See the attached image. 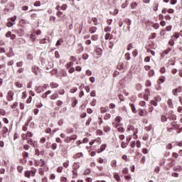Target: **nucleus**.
I'll list each match as a JSON object with an SVG mask.
<instances>
[{
    "instance_id": "f257e3e1",
    "label": "nucleus",
    "mask_w": 182,
    "mask_h": 182,
    "mask_svg": "<svg viewBox=\"0 0 182 182\" xmlns=\"http://www.w3.org/2000/svg\"><path fill=\"white\" fill-rule=\"evenodd\" d=\"M127 130L133 132L134 140H137V139H139V136H137V133H139V129L134 127V126H133L132 124H129L127 126Z\"/></svg>"
},
{
    "instance_id": "f03ea898",
    "label": "nucleus",
    "mask_w": 182,
    "mask_h": 182,
    "mask_svg": "<svg viewBox=\"0 0 182 182\" xmlns=\"http://www.w3.org/2000/svg\"><path fill=\"white\" fill-rule=\"evenodd\" d=\"M36 174V168H32L31 171H26L24 172V176L27 178H31V177H35Z\"/></svg>"
},
{
    "instance_id": "7ed1b4c3",
    "label": "nucleus",
    "mask_w": 182,
    "mask_h": 182,
    "mask_svg": "<svg viewBox=\"0 0 182 182\" xmlns=\"http://www.w3.org/2000/svg\"><path fill=\"white\" fill-rule=\"evenodd\" d=\"M22 159H20L19 162L21 164H26V161H28L27 158L29 157V153H28L27 151H23L22 152Z\"/></svg>"
},
{
    "instance_id": "20e7f679",
    "label": "nucleus",
    "mask_w": 182,
    "mask_h": 182,
    "mask_svg": "<svg viewBox=\"0 0 182 182\" xmlns=\"http://www.w3.org/2000/svg\"><path fill=\"white\" fill-rule=\"evenodd\" d=\"M14 91L9 90L6 95V100L7 102H12L14 100Z\"/></svg>"
},
{
    "instance_id": "39448f33",
    "label": "nucleus",
    "mask_w": 182,
    "mask_h": 182,
    "mask_svg": "<svg viewBox=\"0 0 182 182\" xmlns=\"http://www.w3.org/2000/svg\"><path fill=\"white\" fill-rule=\"evenodd\" d=\"M34 166L36 167H43V166H45V160L43 159L35 160Z\"/></svg>"
},
{
    "instance_id": "423d86ee",
    "label": "nucleus",
    "mask_w": 182,
    "mask_h": 182,
    "mask_svg": "<svg viewBox=\"0 0 182 182\" xmlns=\"http://www.w3.org/2000/svg\"><path fill=\"white\" fill-rule=\"evenodd\" d=\"M182 92V87L178 86L176 88L172 90V95L173 96H178V93H181Z\"/></svg>"
},
{
    "instance_id": "0eeeda50",
    "label": "nucleus",
    "mask_w": 182,
    "mask_h": 182,
    "mask_svg": "<svg viewBox=\"0 0 182 182\" xmlns=\"http://www.w3.org/2000/svg\"><path fill=\"white\" fill-rule=\"evenodd\" d=\"M77 139V135H71L70 136H67L64 139V143H70L72 140H76Z\"/></svg>"
},
{
    "instance_id": "6e6552de",
    "label": "nucleus",
    "mask_w": 182,
    "mask_h": 182,
    "mask_svg": "<svg viewBox=\"0 0 182 182\" xmlns=\"http://www.w3.org/2000/svg\"><path fill=\"white\" fill-rule=\"evenodd\" d=\"M27 144L32 146V147H38V142L33 141L31 138H26Z\"/></svg>"
},
{
    "instance_id": "1a4fd4ad",
    "label": "nucleus",
    "mask_w": 182,
    "mask_h": 182,
    "mask_svg": "<svg viewBox=\"0 0 182 182\" xmlns=\"http://www.w3.org/2000/svg\"><path fill=\"white\" fill-rule=\"evenodd\" d=\"M123 120V118H122V117L120 116H117L115 117V122H112V126L113 127L114 126H119L120 125V122Z\"/></svg>"
},
{
    "instance_id": "9d476101",
    "label": "nucleus",
    "mask_w": 182,
    "mask_h": 182,
    "mask_svg": "<svg viewBox=\"0 0 182 182\" xmlns=\"http://www.w3.org/2000/svg\"><path fill=\"white\" fill-rule=\"evenodd\" d=\"M171 50H173V49L171 48H170V47H168L166 50H164L161 53V58H164V56H166V55H168V53H170V52H171Z\"/></svg>"
},
{
    "instance_id": "9b49d317",
    "label": "nucleus",
    "mask_w": 182,
    "mask_h": 182,
    "mask_svg": "<svg viewBox=\"0 0 182 182\" xmlns=\"http://www.w3.org/2000/svg\"><path fill=\"white\" fill-rule=\"evenodd\" d=\"M32 72H33L36 75L41 73V68L39 67L34 65L32 67Z\"/></svg>"
},
{
    "instance_id": "f8f14e48",
    "label": "nucleus",
    "mask_w": 182,
    "mask_h": 182,
    "mask_svg": "<svg viewBox=\"0 0 182 182\" xmlns=\"http://www.w3.org/2000/svg\"><path fill=\"white\" fill-rule=\"evenodd\" d=\"M15 33H16V35H18V36L22 37L25 35V31L22 28H19V29L15 31Z\"/></svg>"
},
{
    "instance_id": "ddd939ff",
    "label": "nucleus",
    "mask_w": 182,
    "mask_h": 182,
    "mask_svg": "<svg viewBox=\"0 0 182 182\" xmlns=\"http://www.w3.org/2000/svg\"><path fill=\"white\" fill-rule=\"evenodd\" d=\"M107 147V144H104L100 146V149H98L97 150V153L100 154L102 153V151H105L106 150V148Z\"/></svg>"
},
{
    "instance_id": "4468645a",
    "label": "nucleus",
    "mask_w": 182,
    "mask_h": 182,
    "mask_svg": "<svg viewBox=\"0 0 182 182\" xmlns=\"http://www.w3.org/2000/svg\"><path fill=\"white\" fill-rule=\"evenodd\" d=\"M167 105L169 109H174V103L173 102V99L171 98L168 99Z\"/></svg>"
},
{
    "instance_id": "2eb2a0df",
    "label": "nucleus",
    "mask_w": 182,
    "mask_h": 182,
    "mask_svg": "<svg viewBox=\"0 0 182 182\" xmlns=\"http://www.w3.org/2000/svg\"><path fill=\"white\" fill-rule=\"evenodd\" d=\"M73 171H77L79 168H80V164L79 162H74L73 164Z\"/></svg>"
},
{
    "instance_id": "dca6fc26",
    "label": "nucleus",
    "mask_w": 182,
    "mask_h": 182,
    "mask_svg": "<svg viewBox=\"0 0 182 182\" xmlns=\"http://www.w3.org/2000/svg\"><path fill=\"white\" fill-rule=\"evenodd\" d=\"M34 90L36 93H42L43 92V87L42 86H36Z\"/></svg>"
},
{
    "instance_id": "f3484780",
    "label": "nucleus",
    "mask_w": 182,
    "mask_h": 182,
    "mask_svg": "<svg viewBox=\"0 0 182 182\" xmlns=\"http://www.w3.org/2000/svg\"><path fill=\"white\" fill-rule=\"evenodd\" d=\"M168 119L169 120H172L173 122H174V121L177 120V116L174 114H169L168 115Z\"/></svg>"
},
{
    "instance_id": "a211bd4d",
    "label": "nucleus",
    "mask_w": 182,
    "mask_h": 182,
    "mask_svg": "<svg viewBox=\"0 0 182 182\" xmlns=\"http://www.w3.org/2000/svg\"><path fill=\"white\" fill-rule=\"evenodd\" d=\"M114 127H115V129H117V131L119 132V133H124V128L122 127L120 124L115 125Z\"/></svg>"
},
{
    "instance_id": "6ab92c4d",
    "label": "nucleus",
    "mask_w": 182,
    "mask_h": 182,
    "mask_svg": "<svg viewBox=\"0 0 182 182\" xmlns=\"http://www.w3.org/2000/svg\"><path fill=\"white\" fill-rule=\"evenodd\" d=\"M7 58H12V56H15V53H14V50L12 48H10V50L9 53L6 54Z\"/></svg>"
},
{
    "instance_id": "aec40b11",
    "label": "nucleus",
    "mask_w": 182,
    "mask_h": 182,
    "mask_svg": "<svg viewBox=\"0 0 182 182\" xmlns=\"http://www.w3.org/2000/svg\"><path fill=\"white\" fill-rule=\"evenodd\" d=\"M8 132H9L8 127H4L2 128V137L4 138L6 137V134L8 133Z\"/></svg>"
},
{
    "instance_id": "412c9836",
    "label": "nucleus",
    "mask_w": 182,
    "mask_h": 182,
    "mask_svg": "<svg viewBox=\"0 0 182 182\" xmlns=\"http://www.w3.org/2000/svg\"><path fill=\"white\" fill-rule=\"evenodd\" d=\"M80 157H83V153H82V152H79V153L75 154L73 156V159H74L75 160H77V159H80Z\"/></svg>"
},
{
    "instance_id": "4be33fe9",
    "label": "nucleus",
    "mask_w": 182,
    "mask_h": 182,
    "mask_svg": "<svg viewBox=\"0 0 182 182\" xmlns=\"http://www.w3.org/2000/svg\"><path fill=\"white\" fill-rule=\"evenodd\" d=\"M50 87L51 89H57V87H59V84H58L55 82H51L50 83Z\"/></svg>"
},
{
    "instance_id": "5701e85b",
    "label": "nucleus",
    "mask_w": 182,
    "mask_h": 182,
    "mask_svg": "<svg viewBox=\"0 0 182 182\" xmlns=\"http://www.w3.org/2000/svg\"><path fill=\"white\" fill-rule=\"evenodd\" d=\"M50 93H52V91L48 90L42 95L41 97H43V99H48V96H49Z\"/></svg>"
},
{
    "instance_id": "b1692460",
    "label": "nucleus",
    "mask_w": 182,
    "mask_h": 182,
    "mask_svg": "<svg viewBox=\"0 0 182 182\" xmlns=\"http://www.w3.org/2000/svg\"><path fill=\"white\" fill-rule=\"evenodd\" d=\"M107 112H109V107H102L100 108V113H102V114L107 113Z\"/></svg>"
},
{
    "instance_id": "393cba45",
    "label": "nucleus",
    "mask_w": 182,
    "mask_h": 182,
    "mask_svg": "<svg viewBox=\"0 0 182 182\" xmlns=\"http://www.w3.org/2000/svg\"><path fill=\"white\" fill-rule=\"evenodd\" d=\"M96 31H97V27L92 26L89 28L90 33H96Z\"/></svg>"
},
{
    "instance_id": "a878e982",
    "label": "nucleus",
    "mask_w": 182,
    "mask_h": 182,
    "mask_svg": "<svg viewBox=\"0 0 182 182\" xmlns=\"http://www.w3.org/2000/svg\"><path fill=\"white\" fill-rule=\"evenodd\" d=\"M56 15L58 16V18H61V19H65V18H66V14H63V13L61 11H58Z\"/></svg>"
},
{
    "instance_id": "bb28decb",
    "label": "nucleus",
    "mask_w": 182,
    "mask_h": 182,
    "mask_svg": "<svg viewBox=\"0 0 182 182\" xmlns=\"http://www.w3.org/2000/svg\"><path fill=\"white\" fill-rule=\"evenodd\" d=\"M102 52H103V50H102V48H97L95 50V53L98 56H102Z\"/></svg>"
},
{
    "instance_id": "cd10ccee",
    "label": "nucleus",
    "mask_w": 182,
    "mask_h": 182,
    "mask_svg": "<svg viewBox=\"0 0 182 182\" xmlns=\"http://www.w3.org/2000/svg\"><path fill=\"white\" fill-rule=\"evenodd\" d=\"M113 176H114V180H116V181L119 182L120 181V176L119 175L118 173L115 172L113 173Z\"/></svg>"
},
{
    "instance_id": "c85d7f7f",
    "label": "nucleus",
    "mask_w": 182,
    "mask_h": 182,
    "mask_svg": "<svg viewBox=\"0 0 182 182\" xmlns=\"http://www.w3.org/2000/svg\"><path fill=\"white\" fill-rule=\"evenodd\" d=\"M117 69H119V70H124V63H119L117 65Z\"/></svg>"
},
{
    "instance_id": "c756f323",
    "label": "nucleus",
    "mask_w": 182,
    "mask_h": 182,
    "mask_svg": "<svg viewBox=\"0 0 182 182\" xmlns=\"http://www.w3.org/2000/svg\"><path fill=\"white\" fill-rule=\"evenodd\" d=\"M129 106L132 108V113H134V114L137 113V109H136V105H134V104L130 103Z\"/></svg>"
},
{
    "instance_id": "7c9ffc66",
    "label": "nucleus",
    "mask_w": 182,
    "mask_h": 182,
    "mask_svg": "<svg viewBox=\"0 0 182 182\" xmlns=\"http://www.w3.org/2000/svg\"><path fill=\"white\" fill-rule=\"evenodd\" d=\"M138 5L139 4L136 1L132 2L130 4V8H131V9H136V8H137Z\"/></svg>"
},
{
    "instance_id": "2f4dec72",
    "label": "nucleus",
    "mask_w": 182,
    "mask_h": 182,
    "mask_svg": "<svg viewBox=\"0 0 182 182\" xmlns=\"http://www.w3.org/2000/svg\"><path fill=\"white\" fill-rule=\"evenodd\" d=\"M145 92L146 94L144 95V100H149V93H150V90L149 89H146Z\"/></svg>"
},
{
    "instance_id": "473e14b6",
    "label": "nucleus",
    "mask_w": 182,
    "mask_h": 182,
    "mask_svg": "<svg viewBox=\"0 0 182 182\" xmlns=\"http://www.w3.org/2000/svg\"><path fill=\"white\" fill-rule=\"evenodd\" d=\"M16 87H18V89H21V87H23V84H22L21 82L17 81L14 83Z\"/></svg>"
},
{
    "instance_id": "72a5a7b5",
    "label": "nucleus",
    "mask_w": 182,
    "mask_h": 182,
    "mask_svg": "<svg viewBox=\"0 0 182 182\" xmlns=\"http://www.w3.org/2000/svg\"><path fill=\"white\" fill-rule=\"evenodd\" d=\"M153 11H154V12H157V11H159V3H154Z\"/></svg>"
},
{
    "instance_id": "f704fd0d",
    "label": "nucleus",
    "mask_w": 182,
    "mask_h": 182,
    "mask_svg": "<svg viewBox=\"0 0 182 182\" xmlns=\"http://www.w3.org/2000/svg\"><path fill=\"white\" fill-rule=\"evenodd\" d=\"M90 38H91L92 41H97L99 39V35L93 34V35L91 36Z\"/></svg>"
},
{
    "instance_id": "c9c22d12",
    "label": "nucleus",
    "mask_w": 182,
    "mask_h": 182,
    "mask_svg": "<svg viewBox=\"0 0 182 182\" xmlns=\"http://www.w3.org/2000/svg\"><path fill=\"white\" fill-rule=\"evenodd\" d=\"M125 23H127V25H128L127 29H128L129 31H130V25H132V20H130L129 18H128V19H127V20L125 21Z\"/></svg>"
},
{
    "instance_id": "e433bc0d",
    "label": "nucleus",
    "mask_w": 182,
    "mask_h": 182,
    "mask_svg": "<svg viewBox=\"0 0 182 182\" xmlns=\"http://www.w3.org/2000/svg\"><path fill=\"white\" fill-rule=\"evenodd\" d=\"M58 97H59V95H58V94H53L50 97V100H56V99H58Z\"/></svg>"
},
{
    "instance_id": "4c0bfd02",
    "label": "nucleus",
    "mask_w": 182,
    "mask_h": 182,
    "mask_svg": "<svg viewBox=\"0 0 182 182\" xmlns=\"http://www.w3.org/2000/svg\"><path fill=\"white\" fill-rule=\"evenodd\" d=\"M44 151H41L38 149H36L35 150V155L36 156H41V154H43Z\"/></svg>"
},
{
    "instance_id": "58836bf2",
    "label": "nucleus",
    "mask_w": 182,
    "mask_h": 182,
    "mask_svg": "<svg viewBox=\"0 0 182 182\" xmlns=\"http://www.w3.org/2000/svg\"><path fill=\"white\" fill-rule=\"evenodd\" d=\"M103 130L105 133H109V132H110V130H112V128H110V127H109V126H105L103 127Z\"/></svg>"
},
{
    "instance_id": "ea45409f",
    "label": "nucleus",
    "mask_w": 182,
    "mask_h": 182,
    "mask_svg": "<svg viewBox=\"0 0 182 182\" xmlns=\"http://www.w3.org/2000/svg\"><path fill=\"white\" fill-rule=\"evenodd\" d=\"M112 117V115L109 113H107L105 114L103 119L104 120H109Z\"/></svg>"
},
{
    "instance_id": "a19ab883",
    "label": "nucleus",
    "mask_w": 182,
    "mask_h": 182,
    "mask_svg": "<svg viewBox=\"0 0 182 182\" xmlns=\"http://www.w3.org/2000/svg\"><path fill=\"white\" fill-rule=\"evenodd\" d=\"M92 22L94 23V25H95V26H97V25H99V21H97V18L93 17V18H92Z\"/></svg>"
},
{
    "instance_id": "79ce46f5",
    "label": "nucleus",
    "mask_w": 182,
    "mask_h": 182,
    "mask_svg": "<svg viewBox=\"0 0 182 182\" xmlns=\"http://www.w3.org/2000/svg\"><path fill=\"white\" fill-rule=\"evenodd\" d=\"M171 126H172V127H173L174 129H178L179 127L178 124H177V122H172L171 123Z\"/></svg>"
},
{
    "instance_id": "37998d69",
    "label": "nucleus",
    "mask_w": 182,
    "mask_h": 182,
    "mask_svg": "<svg viewBox=\"0 0 182 182\" xmlns=\"http://www.w3.org/2000/svg\"><path fill=\"white\" fill-rule=\"evenodd\" d=\"M73 66V62H68L67 63V64L65 65V68L66 69H70V67Z\"/></svg>"
},
{
    "instance_id": "c03bdc74",
    "label": "nucleus",
    "mask_w": 182,
    "mask_h": 182,
    "mask_svg": "<svg viewBox=\"0 0 182 182\" xmlns=\"http://www.w3.org/2000/svg\"><path fill=\"white\" fill-rule=\"evenodd\" d=\"M63 43V39L60 38L55 44V46H60V45H62Z\"/></svg>"
},
{
    "instance_id": "a18cd8bd",
    "label": "nucleus",
    "mask_w": 182,
    "mask_h": 182,
    "mask_svg": "<svg viewBox=\"0 0 182 182\" xmlns=\"http://www.w3.org/2000/svg\"><path fill=\"white\" fill-rule=\"evenodd\" d=\"M117 161L112 160L111 161V167H117Z\"/></svg>"
},
{
    "instance_id": "49530a36",
    "label": "nucleus",
    "mask_w": 182,
    "mask_h": 182,
    "mask_svg": "<svg viewBox=\"0 0 182 182\" xmlns=\"http://www.w3.org/2000/svg\"><path fill=\"white\" fill-rule=\"evenodd\" d=\"M97 122H98L99 126H102V124L103 123V118H102V117L99 116Z\"/></svg>"
},
{
    "instance_id": "de8ad7c7",
    "label": "nucleus",
    "mask_w": 182,
    "mask_h": 182,
    "mask_svg": "<svg viewBox=\"0 0 182 182\" xmlns=\"http://www.w3.org/2000/svg\"><path fill=\"white\" fill-rule=\"evenodd\" d=\"M76 105H77V100H76V98H75L73 101V102L71 103V106L72 107H76Z\"/></svg>"
},
{
    "instance_id": "09e8293b",
    "label": "nucleus",
    "mask_w": 182,
    "mask_h": 182,
    "mask_svg": "<svg viewBox=\"0 0 182 182\" xmlns=\"http://www.w3.org/2000/svg\"><path fill=\"white\" fill-rule=\"evenodd\" d=\"M63 105V101L59 100L56 102V105L59 107H62V105Z\"/></svg>"
},
{
    "instance_id": "8fccbe9b",
    "label": "nucleus",
    "mask_w": 182,
    "mask_h": 182,
    "mask_svg": "<svg viewBox=\"0 0 182 182\" xmlns=\"http://www.w3.org/2000/svg\"><path fill=\"white\" fill-rule=\"evenodd\" d=\"M161 121L163 123L167 122V117H166V115H161Z\"/></svg>"
},
{
    "instance_id": "3c124183",
    "label": "nucleus",
    "mask_w": 182,
    "mask_h": 182,
    "mask_svg": "<svg viewBox=\"0 0 182 182\" xmlns=\"http://www.w3.org/2000/svg\"><path fill=\"white\" fill-rule=\"evenodd\" d=\"M166 80V77H162L158 80V83L160 85L161 83H164V81Z\"/></svg>"
},
{
    "instance_id": "603ef678",
    "label": "nucleus",
    "mask_w": 182,
    "mask_h": 182,
    "mask_svg": "<svg viewBox=\"0 0 182 182\" xmlns=\"http://www.w3.org/2000/svg\"><path fill=\"white\" fill-rule=\"evenodd\" d=\"M24 71H25V68H21L17 70V73L18 75H21V73H23Z\"/></svg>"
},
{
    "instance_id": "864d4df0",
    "label": "nucleus",
    "mask_w": 182,
    "mask_h": 182,
    "mask_svg": "<svg viewBox=\"0 0 182 182\" xmlns=\"http://www.w3.org/2000/svg\"><path fill=\"white\" fill-rule=\"evenodd\" d=\"M73 177L72 178H76L77 177V171H72Z\"/></svg>"
},
{
    "instance_id": "5fc2aeb1",
    "label": "nucleus",
    "mask_w": 182,
    "mask_h": 182,
    "mask_svg": "<svg viewBox=\"0 0 182 182\" xmlns=\"http://www.w3.org/2000/svg\"><path fill=\"white\" fill-rule=\"evenodd\" d=\"M97 136H103V131L102 129H98L96 131Z\"/></svg>"
},
{
    "instance_id": "6e6d98bb",
    "label": "nucleus",
    "mask_w": 182,
    "mask_h": 182,
    "mask_svg": "<svg viewBox=\"0 0 182 182\" xmlns=\"http://www.w3.org/2000/svg\"><path fill=\"white\" fill-rule=\"evenodd\" d=\"M124 58H125L126 60H130V59H131L130 53H125Z\"/></svg>"
},
{
    "instance_id": "4d7b16f0",
    "label": "nucleus",
    "mask_w": 182,
    "mask_h": 182,
    "mask_svg": "<svg viewBox=\"0 0 182 182\" xmlns=\"http://www.w3.org/2000/svg\"><path fill=\"white\" fill-rule=\"evenodd\" d=\"M129 5V1L126 0L124 3H123L121 6L122 9H124Z\"/></svg>"
},
{
    "instance_id": "13d9d810",
    "label": "nucleus",
    "mask_w": 182,
    "mask_h": 182,
    "mask_svg": "<svg viewBox=\"0 0 182 182\" xmlns=\"http://www.w3.org/2000/svg\"><path fill=\"white\" fill-rule=\"evenodd\" d=\"M33 136V134L32 132L28 131L26 134V137L28 139V137H32Z\"/></svg>"
},
{
    "instance_id": "bf43d9fd",
    "label": "nucleus",
    "mask_w": 182,
    "mask_h": 182,
    "mask_svg": "<svg viewBox=\"0 0 182 182\" xmlns=\"http://www.w3.org/2000/svg\"><path fill=\"white\" fill-rule=\"evenodd\" d=\"M56 149H58V144L56 143H53L51 144V149L56 150Z\"/></svg>"
},
{
    "instance_id": "052dcab7",
    "label": "nucleus",
    "mask_w": 182,
    "mask_h": 182,
    "mask_svg": "<svg viewBox=\"0 0 182 182\" xmlns=\"http://www.w3.org/2000/svg\"><path fill=\"white\" fill-rule=\"evenodd\" d=\"M146 114H147V112L144 113V111H143V109L139 110V116H144Z\"/></svg>"
},
{
    "instance_id": "680f3d73",
    "label": "nucleus",
    "mask_w": 182,
    "mask_h": 182,
    "mask_svg": "<svg viewBox=\"0 0 182 182\" xmlns=\"http://www.w3.org/2000/svg\"><path fill=\"white\" fill-rule=\"evenodd\" d=\"M57 173H62L63 171V166H58L56 169Z\"/></svg>"
},
{
    "instance_id": "e2e57ef3",
    "label": "nucleus",
    "mask_w": 182,
    "mask_h": 182,
    "mask_svg": "<svg viewBox=\"0 0 182 182\" xmlns=\"http://www.w3.org/2000/svg\"><path fill=\"white\" fill-rule=\"evenodd\" d=\"M18 102H15L13 105H11V109H16L18 107Z\"/></svg>"
},
{
    "instance_id": "0e129e2a",
    "label": "nucleus",
    "mask_w": 182,
    "mask_h": 182,
    "mask_svg": "<svg viewBox=\"0 0 182 182\" xmlns=\"http://www.w3.org/2000/svg\"><path fill=\"white\" fill-rule=\"evenodd\" d=\"M58 95H65V90L64 89H60L58 91Z\"/></svg>"
},
{
    "instance_id": "69168bd1",
    "label": "nucleus",
    "mask_w": 182,
    "mask_h": 182,
    "mask_svg": "<svg viewBox=\"0 0 182 182\" xmlns=\"http://www.w3.org/2000/svg\"><path fill=\"white\" fill-rule=\"evenodd\" d=\"M122 174H129V168H124L122 169Z\"/></svg>"
},
{
    "instance_id": "338daca9",
    "label": "nucleus",
    "mask_w": 182,
    "mask_h": 182,
    "mask_svg": "<svg viewBox=\"0 0 182 182\" xmlns=\"http://www.w3.org/2000/svg\"><path fill=\"white\" fill-rule=\"evenodd\" d=\"M64 120L63 119H60L58 122V126H63Z\"/></svg>"
},
{
    "instance_id": "774afa93",
    "label": "nucleus",
    "mask_w": 182,
    "mask_h": 182,
    "mask_svg": "<svg viewBox=\"0 0 182 182\" xmlns=\"http://www.w3.org/2000/svg\"><path fill=\"white\" fill-rule=\"evenodd\" d=\"M68 178L62 176L60 177V182H68Z\"/></svg>"
}]
</instances>
